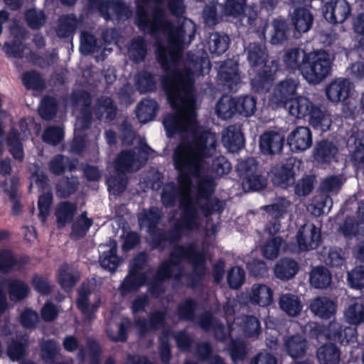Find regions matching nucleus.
Masks as SVG:
<instances>
[{
  "mask_svg": "<svg viewBox=\"0 0 364 364\" xmlns=\"http://www.w3.org/2000/svg\"><path fill=\"white\" fill-rule=\"evenodd\" d=\"M218 79L231 91H236L240 83V76L238 73V64L234 60H228L220 67Z\"/></svg>",
  "mask_w": 364,
  "mask_h": 364,
  "instance_id": "nucleus-20",
  "label": "nucleus"
},
{
  "mask_svg": "<svg viewBox=\"0 0 364 364\" xmlns=\"http://www.w3.org/2000/svg\"><path fill=\"white\" fill-rule=\"evenodd\" d=\"M347 282L348 285L356 289L364 287V266H357L347 274Z\"/></svg>",
  "mask_w": 364,
  "mask_h": 364,
  "instance_id": "nucleus-61",
  "label": "nucleus"
},
{
  "mask_svg": "<svg viewBox=\"0 0 364 364\" xmlns=\"http://www.w3.org/2000/svg\"><path fill=\"white\" fill-rule=\"evenodd\" d=\"M338 148L331 141H321L318 142L314 150V158L318 164H328L336 160Z\"/></svg>",
  "mask_w": 364,
  "mask_h": 364,
  "instance_id": "nucleus-30",
  "label": "nucleus"
},
{
  "mask_svg": "<svg viewBox=\"0 0 364 364\" xmlns=\"http://www.w3.org/2000/svg\"><path fill=\"white\" fill-rule=\"evenodd\" d=\"M283 247V240L280 237H273L266 242L262 248L263 256L269 259L277 257Z\"/></svg>",
  "mask_w": 364,
  "mask_h": 364,
  "instance_id": "nucleus-58",
  "label": "nucleus"
},
{
  "mask_svg": "<svg viewBox=\"0 0 364 364\" xmlns=\"http://www.w3.org/2000/svg\"><path fill=\"white\" fill-rule=\"evenodd\" d=\"M294 161L293 159H289L286 164L274 168L272 170V181L274 184L286 188L294 183Z\"/></svg>",
  "mask_w": 364,
  "mask_h": 364,
  "instance_id": "nucleus-23",
  "label": "nucleus"
},
{
  "mask_svg": "<svg viewBox=\"0 0 364 364\" xmlns=\"http://www.w3.org/2000/svg\"><path fill=\"white\" fill-rule=\"evenodd\" d=\"M236 112L237 102L231 96L223 95L215 105V114L220 119H230Z\"/></svg>",
  "mask_w": 364,
  "mask_h": 364,
  "instance_id": "nucleus-40",
  "label": "nucleus"
},
{
  "mask_svg": "<svg viewBox=\"0 0 364 364\" xmlns=\"http://www.w3.org/2000/svg\"><path fill=\"white\" fill-rule=\"evenodd\" d=\"M291 20L295 30L301 33H306L311 29L313 25L314 17L309 10L299 8L293 11Z\"/></svg>",
  "mask_w": 364,
  "mask_h": 364,
  "instance_id": "nucleus-32",
  "label": "nucleus"
},
{
  "mask_svg": "<svg viewBox=\"0 0 364 364\" xmlns=\"http://www.w3.org/2000/svg\"><path fill=\"white\" fill-rule=\"evenodd\" d=\"M139 147L132 151H122L114 162L115 174L107 179L108 191L113 195H118L126 188L125 172L139 170L146 161L153 150L146 144L145 139L139 138Z\"/></svg>",
  "mask_w": 364,
  "mask_h": 364,
  "instance_id": "nucleus-4",
  "label": "nucleus"
},
{
  "mask_svg": "<svg viewBox=\"0 0 364 364\" xmlns=\"http://www.w3.org/2000/svg\"><path fill=\"white\" fill-rule=\"evenodd\" d=\"M92 224V221L87 218L86 213H82L73 224L71 237L75 239L83 237Z\"/></svg>",
  "mask_w": 364,
  "mask_h": 364,
  "instance_id": "nucleus-57",
  "label": "nucleus"
},
{
  "mask_svg": "<svg viewBox=\"0 0 364 364\" xmlns=\"http://www.w3.org/2000/svg\"><path fill=\"white\" fill-rule=\"evenodd\" d=\"M89 291H85L84 287L78 291V299L77 300V306L79 310L82 312L86 319H92L95 312L97 310L100 305V300L97 299L95 303L90 306L88 303Z\"/></svg>",
  "mask_w": 364,
  "mask_h": 364,
  "instance_id": "nucleus-44",
  "label": "nucleus"
},
{
  "mask_svg": "<svg viewBox=\"0 0 364 364\" xmlns=\"http://www.w3.org/2000/svg\"><path fill=\"white\" fill-rule=\"evenodd\" d=\"M309 309L315 316L328 319L336 314L337 306L333 301L326 296H318L311 300Z\"/></svg>",
  "mask_w": 364,
  "mask_h": 364,
  "instance_id": "nucleus-28",
  "label": "nucleus"
},
{
  "mask_svg": "<svg viewBox=\"0 0 364 364\" xmlns=\"http://www.w3.org/2000/svg\"><path fill=\"white\" fill-rule=\"evenodd\" d=\"M343 316L349 324L358 326L364 323V304L361 299H351L344 310Z\"/></svg>",
  "mask_w": 364,
  "mask_h": 364,
  "instance_id": "nucleus-29",
  "label": "nucleus"
},
{
  "mask_svg": "<svg viewBox=\"0 0 364 364\" xmlns=\"http://www.w3.org/2000/svg\"><path fill=\"white\" fill-rule=\"evenodd\" d=\"M74 111L80 109L75 124V138L70 144L68 151L73 154H80L87 145V141L81 135V132L88 128L91 123L90 105V95L85 91H77L72 95Z\"/></svg>",
  "mask_w": 364,
  "mask_h": 364,
  "instance_id": "nucleus-7",
  "label": "nucleus"
},
{
  "mask_svg": "<svg viewBox=\"0 0 364 364\" xmlns=\"http://www.w3.org/2000/svg\"><path fill=\"white\" fill-rule=\"evenodd\" d=\"M136 24L156 39V57L166 73L161 83L174 111L164 119L166 134L183 139L173 154L178 171V182L166 184L161 193L164 206L179 203L180 218L167 236L159 234L156 237L155 229L161 218V211L152 207L138 215L140 228L146 229L155 247L163 249L167 242H176L198 230L201 215L208 216L223 209V201L211 198L215 186L214 179L205 174L207 160L216 152V135L199 124L193 92L194 77L208 73L210 64L203 58L199 62L193 60L182 70L183 47L193 41L196 24L183 18L180 26L176 27L166 18L163 0H136Z\"/></svg>",
  "mask_w": 364,
  "mask_h": 364,
  "instance_id": "nucleus-1",
  "label": "nucleus"
},
{
  "mask_svg": "<svg viewBox=\"0 0 364 364\" xmlns=\"http://www.w3.org/2000/svg\"><path fill=\"white\" fill-rule=\"evenodd\" d=\"M359 221L355 222L352 218H347L341 227V231L346 237H351L361 234L364 231V200H361L358 206Z\"/></svg>",
  "mask_w": 364,
  "mask_h": 364,
  "instance_id": "nucleus-31",
  "label": "nucleus"
},
{
  "mask_svg": "<svg viewBox=\"0 0 364 364\" xmlns=\"http://www.w3.org/2000/svg\"><path fill=\"white\" fill-rule=\"evenodd\" d=\"M309 124L321 132L328 131L331 124L330 114L316 105L309 116Z\"/></svg>",
  "mask_w": 364,
  "mask_h": 364,
  "instance_id": "nucleus-35",
  "label": "nucleus"
},
{
  "mask_svg": "<svg viewBox=\"0 0 364 364\" xmlns=\"http://www.w3.org/2000/svg\"><path fill=\"white\" fill-rule=\"evenodd\" d=\"M273 31L271 34L270 42L279 44L287 39L290 30L287 22L282 19H275L272 22Z\"/></svg>",
  "mask_w": 364,
  "mask_h": 364,
  "instance_id": "nucleus-52",
  "label": "nucleus"
},
{
  "mask_svg": "<svg viewBox=\"0 0 364 364\" xmlns=\"http://www.w3.org/2000/svg\"><path fill=\"white\" fill-rule=\"evenodd\" d=\"M315 106L309 98L299 96L289 100L284 107L291 116L299 119L309 117Z\"/></svg>",
  "mask_w": 364,
  "mask_h": 364,
  "instance_id": "nucleus-26",
  "label": "nucleus"
},
{
  "mask_svg": "<svg viewBox=\"0 0 364 364\" xmlns=\"http://www.w3.org/2000/svg\"><path fill=\"white\" fill-rule=\"evenodd\" d=\"M317 358L321 364H338L340 352L335 345L326 344L317 350Z\"/></svg>",
  "mask_w": 364,
  "mask_h": 364,
  "instance_id": "nucleus-47",
  "label": "nucleus"
},
{
  "mask_svg": "<svg viewBox=\"0 0 364 364\" xmlns=\"http://www.w3.org/2000/svg\"><path fill=\"white\" fill-rule=\"evenodd\" d=\"M236 300L229 299L224 306V311L226 316V321L228 325V329L222 324H217L213 321L210 313H205L200 319V326L204 330L213 328L218 340L224 341L228 336L232 338L234 334L242 331L247 337L257 336L261 332L260 323L258 319L252 316H242L237 317L232 323H230V316L235 312Z\"/></svg>",
  "mask_w": 364,
  "mask_h": 364,
  "instance_id": "nucleus-3",
  "label": "nucleus"
},
{
  "mask_svg": "<svg viewBox=\"0 0 364 364\" xmlns=\"http://www.w3.org/2000/svg\"><path fill=\"white\" fill-rule=\"evenodd\" d=\"M79 182L77 178H62L56 186V195L60 198H66L77 188Z\"/></svg>",
  "mask_w": 364,
  "mask_h": 364,
  "instance_id": "nucleus-59",
  "label": "nucleus"
},
{
  "mask_svg": "<svg viewBox=\"0 0 364 364\" xmlns=\"http://www.w3.org/2000/svg\"><path fill=\"white\" fill-rule=\"evenodd\" d=\"M273 290L264 284H254L247 294L249 302L262 307L269 306L273 301Z\"/></svg>",
  "mask_w": 364,
  "mask_h": 364,
  "instance_id": "nucleus-25",
  "label": "nucleus"
},
{
  "mask_svg": "<svg viewBox=\"0 0 364 364\" xmlns=\"http://www.w3.org/2000/svg\"><path fill=\"white\" fill-rule=\"evenodd\" d=\"M291 203L286 198H279L272 204L264 205L261 209L266 212L267 218H271L274 221H270L265 226V230L269 235H274L281 228L279 219L284 218L290 211Z\"/></svg>",
  "mask_w": 364,
  "mask_h": 364,
  "instance_id": "nucleus-13",
  "label": "nucleus"
},
{
  "mask_svg": "<svg viewBox=\"0 0 364 364\" xmlns=\"http://www.w3.org/2000/svg\"><path fill=\"white\" fill-rule=\"evenodd\" d=\"M100 263L102 268L109 272H114L121 259L117 255V242L109 240L107 244L99 246Z\"/></svg>",
  "mask_w": 364,
  "mask_h": 364,
  "instance_id": "nucleus-22",
  "label": "nucleus"
},
{
  "mask_svg": "<svg viewBox=\"0 0 364 364\" xmlns=\"http://www.w3.org/2000/svg\"><path fill=\"white\" fill-rule=\"evenodd\" d=\"M306 53L298 48L287 50L283 55V62L291 70H299L301 65L303 55Z\"/></svg>",
  "mask_w": 364,
  "mask_h": 364,
  "instance_id": "nucleus-55",
  "label": "nucleus"
},
{
  "mask_svg": "<svg viewBox=\"0 0 364 364\" xmlns=\"http://www.w3.org/2000/svg\"><path fill=\"white\" fill-rule=\"evenodd\" d=\"M164 318L165 314L162 311H156L149 315V321L145 318L136 319L135 325L139 334L143 336L151 330L160 328L164 323Z\"/></svg>",
  "mask_w": 364,
  "mask_h": 364,
  "instance_id": "nucleus-36",
  "label": "nucleus"
},
{
  "mask_svg": "<svg viewBox=\"0 0 364 364\" xmlns=\"http://www.w3.org/2000/svg\"><path fill=\"white\" fill-rule=\"evenodd\" d=\"M79 278V272L72 266L63 264L60 267L58 279L65 291H69L75 286Z\"/></svg>",
  "mask_w": 364,
  "mask_h": 364,
  "instance_id": "nucleus-39",
  "label": "nucleus"
},
{
  "mask_svg": "<svg viewBox=\"0 0 364 364\" xmlns=\"http://www.w3.org/2000/svg\"><path fill=\"white\" fill-rule=\"evenodd\" d=\"M95 114L99 119L105 117L107 120H112L115 116L116 107L109 97H102L97 100Z\"/></svg>",
  "mask_w": 364,
  "mask_h": 364,
  "instance_id": "nucleus-49",
  "label": "nucleus"
},
{
  "mask_svg": "<svg viewBox=\"0 0 364 364\" xmlns=\"http://www.w3.org/2000/svg\"><path fill=\"white\" fill-rule=\"evenodd\" d=\"M299 81L287 78L281 81L274 89L272 100L275 104L285 105L291 100L296 93Z\"/></svg>",
  "mask_w": 364,
  "mask_h": 364,
  "instance_id": "nucleus-19",
  "label": "nucleus"
},
{
  "mask_svg": "<svg viewBox=\"0 0 364 364\" xmlns=\"http://www.w3.org/2000/svg\"><path fill=\"white\" fill-rule=\"evenodd\" d=\"M246 53L251 67L249 73L250 75L256 73L251 78L252 88L257 92L268 90L274 80L273 75L278 69L277 60H272L269 63L267 48L262 43H250L246 48Z\"/></svg>",
  "mask_w": 364,
  "mask_h": 364,
  "instance_id": "nucleus-5",
  "label": "nucleus"
},
{
  "mask_svg": "<svg viewBox=\"0 0 364 364\" xmlns=\"http://www.w3.org/2000/svg\"><path fill=\"white\" fill-rule=\"evenodd\" d=\"M146 255L142 252L136 255L131 261L129 274L119 288L122 295L136 291L146 283L151 269H146Z\"/></svg>",
  "mask_w": 364,
  "mask_h": 364,
  "instance_id": "nucleus-9",
  "label": "nucleus"
},
{
  "mask_svg": "<svg viewBox=\"0 0 364 364\" xmlns=\"http://www.w3.org/2000/svg\"><path fill=\"white\" fill-rule=\"evenodd\" d=\"M331 68L329 53L319 49L303 55L300 73L309 84L318 85L330 75Z\"/></svg>",
  "mask_w": 364,
  "mask_h": 364,
  "instance_id": "nucleus-6",
  "label": "nucleus"
},
{
  "mask_svg": "<svg viewBox=\"0 0 364 364\" xmlns=\"http://www.w3.org/2000/svg\"><path fill=\"white\" fill-rule=\"evenodd\" d=\"M299 270V266L296 261L284 258L279 260L274 268V275L281 280H289L293 278Z\"/></svg>",
  "mask_w": 364,
  "mask_h": 364,
  "instance_id": "nucleus-37",
  "label": "nucleus"
},
{
  "mask_svg": "<svg viewBox=\"0 0 364 364\" xmlns=\"http://www.w3.org/2000/svg\"><path fill=\"white\" fill-rule=\"evenodd\" d=\"M323 262L332 267H341L345 262L343 251L337 247H325L322 252Z\"/></svg>",
  "mask_w": 364,
  "mask_h": 364,
  "instance_id": "nucleus-53",
  "label": "nucleus"
},
{
  "mask_svg": "<svg viewBox=\"0 0 364 364\" xmlns=\"http://www.w3.org/2000/svg\"><path fill=\"white\" fill-rule=\"evenodd\" d=\"M41 357L46 363H52L58 355L60 348L53 340H47L41 343Z\"/></svg>",
  "mask_w": 364,
  "mask_h": 364,
  "instance_id": "nucleus-60",
  "label": "nucleus"
},
{
  "mask_svg": "<svg viewBox=\"0 0 364 364\" xmlns=\"http://www.w3.org/2000/svg\"><path fill=\"white\" fill-rule=\"evenodd\" d=\"M76 165V161H71L63 155H58L50 161L49 169L55 175H61L66 170L73 171Z\"/></svg>",
  "mask_w": 364,
  "mask_h": 364,
  "instance_id": "nucleus-50",
  "label": "nucleus"
},
{
  "mask_svg": "<svg viewBox=\"0 0 364 364\" xmlns=\"http://www.w3.org/2000/svg\"><path fill=\"white\" fill-rule=\"evenodd\" d=\"M321 230L312 223L301 226L296 234V243L284 247L291 252H299L316 249L321 242Z\"/></svg>",
  "mask_w": 364,
  "mask_h": 364,
  "instance_id": "nucleus-10",
  "label": "nucleus"
},
{
  "mask_svg": "<svg viewBox=\"0 0 364 364\" xmlns=\"http://www.w3.org/2000/svg\"><path fill=\"white\" fill-rule=\"evenodd\" d=\"M76 211L77 206L74 203L68 201L58 203L55 211L58 226L63 228L69 224L73 220Z\"/></svg>",
  "mask_w": 364,
  "mask_h": 364,
  "instance_id": "nucleus-38",
  "label": "nucleus"
},
{
  "mask_svg": "<svg viewBox=\"0 0 364 364\" xmlns=\"http://www.w3.org/2000/svg\"><path fill=\"white\" fill-rule=\"evenodd\" d=\"M20 132L13 129L7 137V145L10 154L14 159L22 161L24 158L21 141L28 137L27 124L21 120L19 122Z\"/></svg>",
  "mask_w": 364,
  "mask_h": 364,
  "instance_id": "nucleus-17",
  "label": "nucleus"
},
{
  "mask_svg": "<svg viewBox=\"0 0 364 364\" xmlns=\"http://www.w3.org/2000/svg\"><path fill=\"white\" fill-rule=\"evenodd\" d=\"M79 25V21L74 14L62 16L58 21L57 35L60 38L72 35Z\"/></svg>",
  "mask_w": 364,
  "mask_h": 364,
  "instance_id": "nucleus-48",
  "label": "nucleus"
},
{
  "mask_svg": "<svg viewBox=\"0 0 364 364\" xmlns=\"http://www.w3.org/2000/svg\"><path fill=\"white\" fill-rule=\"evenodd\" d=\"M207 43L209 51L212 54L219 55L228 49L229 38L226 35L213 33L209 36Z\"/></svg>",
  "mask_w": 364,
  "mask_h": 364,
  "instance_id": "nucleus-51",
  "label": "nucleus"
},
{
  "mask_svg": "<svg viewBox=\"0 0 364 364\" xmlns=\"http://www.w3.org/2000/svg\"><path fill=\"white\" fill-rule=\"evenodd\" d=\"M57 109L56 100L53 97H44L38 107L40 116L46 120L52 119Z\"/></svg>",
  "mask_w": 364,
  "mask_h": 364,
  "instance_id": "nucleus-63",
  "label": "nucleus"
},
{
  "mask_svg": "<svg viewBox=\"0 0 364 364\" xmlns=\"http://www.w3.org/2000/svg\"><path fill=\"white\" fill-rule=\"evenodd\" d=\"M222 143L230 152H237L245 145V138L240 126L232 125L222 133Z\"/></svg>",
  "mask_w": 364,
  "mask_h": 364,
  "instance_id": "nucleus-24",
  "label": "nucleus"
},
{
  "mask_svg": "<svg viewBox=\"0 0 364 364\" xmlns=\"http://www.w3.org/2000/svg\"><path fill=\"white\" fill-rule=\"evenodd\" d=\"M237 112L244 117H250L256 109V100L250 95H245L235 99Z\"/></svg>",
  "mask_w": 364,
  "mask_h": 364,
  "instance_id": "nucleus-56",
  "label": "nucleus"
},
{
  "mask_svg": "<svg viewBox=\"0 0 364 364\" xmlns=\"http://www.w3.org/2000/svg\"><path fill=\"white\" fill-rule=\"evenodd\" d=\"M146 47V43L142 37L134 38L128 47L129 58L135 63L144 61L147 53Z\"/></svg>",
  "mask_w": 364,
  "mask_h": 364,
  "instance_id": "nucleus-45",
  "label": "nucleus"
},
{
  "mask_svg": "<svg viewBox=\"0 0 364 364\" xmlns=\"http://www.w3.org/2000/svg\"><path fill=\"white\" fill-rule=\"evenodd\" d=\"M14 36V42L5 43L4 50L9 58H21L23 56L24 46L22 40L26 38V29L21 26H14L11 29Z\"/></svg>",
  "mask_w": 364,
  "mask_h": 364,
  "instance_id": "nucleus-27",
  "label": "nucleus"
},
{
  "mask_svg": "<svg viewBox=\"0 0 364 364\" xmlns=\"http://www.w3.org/2000/svg\"><path fill=\"white\" fill-rule=\"evenodd\" d=\"M135 82L136 86L141 93L154 91L156 87L155 77L145 70L137 74Z\"/></svg>",
  "mask_w": 364,
  "mask_h": 364,
  "instance_id": "nucleus-54",
  "label": "nucleus"
},
{
  "mask_svg": "<svg viewBox=\"0 0 364 364\" xmlns=\"http://www.w3.org/2000/svg\"><path fill=\"white\" fill-rule=\"evenodd\" d=\"M9 296L13 301H18L25 298L28 293V286L19 280H13L9 283Z\"/></svg>",
  "mask_w": 364,
  "mask_h": 364,
  "instance_id": "nucleus-64",
  "label": "nucleus"
},
{
  "mask_svg": "<svg viewBox=\"0 0 364 364\" xmlns=\"http://www.w3.org/2000/svg\"><path fill=\"white\" fill-rule=\"evenodd\" d=\"M353 85L348 79L339 77L331 81L326 88L328 100L337 103L346 100L350 95Z\"/></svg>",
  "mask_w": 364,
  "mask_h": 364,
  "instance_id": "nucleus-18",
  "label": "nucleus"
},
{
  "mask_svg": "<svg viewBox=\"0 0 364 364\" xmlns=\"http://www.w3.org/2000/svg\"><path fill=\"white\" fill-rule=\"evenodd\" d=\"M247 0H226L224 6L219 4L225 16L237 18L242 25L253 26L257 18V10L252 6H247Z\"/></svg>",
  "mask_w": 364,
  "mask_h": 364,
  "instance_id": "nucleus-11",
  "label": "nucleus"
},
{
  "mask_svg": "<svg viewBox=\"0 0 364 364\" xmlns=\"http://www.w3.org/2000/svg\"><path fill=\"white\" fill-rule=\"evenodd\" d=\"M159 109L157 102L152 99L146 98L141 101L136 109V116L141 123L151 121L156 116Z\"/></svg>",
  "mask_w": 364,
  "mask_h": 364,
  "instance_id": "nucleus-41",
  "label": "nucleus"
},
{
  "mask_svg": "<svg viewBox=\"0 0 364 364\" xmlns=\"http://www.w3.org/2000/svg\"><path fill=\"white\" fill-rule=\"evenodd\" d=\"M307 326L311 336L319 341L324 339L337 341L343 345L356 343V329L353 327H346L341 331L340 323L336 321L331 322L326 328L315 322L309 323Z\"/></svg>",
  "mask_w": 364,
  "mask_h": 364,
  "instance_id": "nucleus-8",
  "label": "nucleus"
},
{
  "mask_svg": "<svg viewBox=\"0 0 364 364\" xmlns=\"http://www.w3.org/2000/svg\"><path fill=\"white\" fill-rule=\"evenodd\" d=\"M53 202V193L50 190L41 195L38 201L39 210L38 217L42 223H45L50 213V205Z\"/></svg>",
  "mask_w": 364,
  "mask_h": 364,
  "instance_id": "nucleus-62",
  "label": "nucleus"
},
{
  "mask_svg": "<svg viewBox=\"0 0 364 364\" xmlns=\"http://www.w3.org/2000/svg\"><path fill=\"white\" fill-rule=\"evenodd\" d=\"M287 142L292 152H303L312 144L311 132L307 127H298L289 134Z\"/></svg>",
  "mask_w": 364,
  "mask_h": 364,
  "instance_id": "nucleus-16",
  "label": "nucleus"
},
{
  "mask_svg": "<svg viewBox=\"0 0 364 364\" xmlns=\"http://www.w3.org/2000/svg\"><path fill=\"white\" fill-rule=\"evenodd\" d=\"M205 244L199 248L195 242L187 247L177 245L169 259L162 262L153 280L149 283V291L154 297L164 292V282L173 277L177 283L195 287L206 272Z\"/></svg>",
  "mask_w": 364,
  "mask_h": 364,
  "instance_id": "nucleus-2",
  "label": "nucleus"
},
{
  "mask_svg": "<svg viewBox=\"0 0 364 364\" xmlns=\"http://www.w3.org/2000/svg\"><path fill=\"white\" fill-rule=\"evenodd\" d=\"M333 204L332 199L324 193L316 195L312 199L308 209L314 215L328 213Z\"/></svg>",
  "mask_w": 364,
  "mask_h": 364,
  "instance_id": "nucleus-46",
  "label": "nucleus"
},
{
  "mask_svg": "<svg viewBox=\"0 0 364 364\" xmlns=\"http://www.w3.org/2000/svg\"><path fill=\"white\" fill-rule=\"evenodd\" d=\"M80 50L82 53L87 55L91 53H101V55L96 56L97 60H103L107 52L110 53L111 48L98 46L93 36L90 35L88 32H82L80 36Z\"/></svg>",
  "mask_w": 364,
  "mask_h": 364,
  "instance_id": "nucleus-33",
  "label": "nucleus"
},
{
  "mask_svg": "<svg viewBox=\"0 0 364 364\" xmlns=\"http://www.w3.org/2000/svg\"><path fill=\"white\" fill-rule=\"evenodd\" d=\"M351 7L346 0H331L323 6L325 19L332 23H341L350 15Z\"/></svg>",
  "mask_w": 364,
  "mask_h": 364,
  "instance_id": "nucleus-15",
  "label": "nucleus"
},
{
  "mask_svg": "<svg viewBox=\"0 0 364 364\" xmlns=\"http://www.w3.org/2000/svg\"><path fill=\"white\" fill-rule=\"evenodd\" d=\"M242 178V187L245 191H259L266 185V180L257 173V163L254 158H248L238 164Z\"/></svg>",
  "mask_w": 364,
  "mask_h": 364,
  "instance_id": "nucleus-12",
  "label": "nucleus"
},
{
  "mask_svg": "<svg viewBox=\"0 0 364 364\" xmlns=\"http://www.w3.org/2000/svg\"><path fill=\"white\" fill-rule=\"evenodd\" d=\"M279 306L284 312L291 317L298 316L303 308L299 297L291 293L283 294L279 296Z\"/></svg>",
  "mask_w": 364,
  "mask_h": 364,
  "instance_id": "nucleus-34",
  "label": "nucleus"
},
{
  "mask_svg": "<svg viewBox=\"0 0 364 364\" xmlns=\"http://www.w3.org/2000/svg\"><path fill=\"white\" fill-rule=\"evenodd\" d=\"M284 346L291 358H299L305 353L306 341L301 336L294 335L285 339Z\"/></svg>",
  "mask_w": 364,
  "mask_h": 364,
  "instance_id": "nucleus-42",
  "label": "nucleus"
},
{
  "mask_svg": "<svg viewBox=\"0 0 364 364\" xmlns=\"http://www.w3.org/2000/svg\"><path fill=\"white\" fill-rule=\"evenodd\" d=\"M92 6H98V10L105 20L116 17L119 20L129 18L132 14L130 6L120 0H90Z\"/></svg>",
  "mask_w": 364,
  "mask_h": 364,
  "instance_id": "nucleus-14",
  "label": "nucleus"
},
{
  "mask_svg": "<svg viewBox=\"0 0 364 364\" xmlns=\"http://www.w3.org/2000/svg\"><path fill=\"white\" fill-rule=\"evenodd\" d=\"M284 137L278 132L268 131L259 137V149L263 154L273 155L282 151Z\"/></svg>",
  "mask_w": 364,
  "mask_h": 364,
  "instance_id": "nucleus-21",
  "label": "nucleus"
},
{
  "mask_svg": "<svg viewBox=\"0 0 364 364\" xmlns=\"http://www.w3.org/2000/svg\"><path fill=\"white\" fill-rule=\"evenodd\" d=\"M310 284L316 289H326L331 282V274L324 267H314L310 273Z\"/></svg>",
  "mask_w": 364,
  "mask_h": 364,
  "instance_id": "nucleus-43",
  "label": "nucleus"
}]
</instances>
